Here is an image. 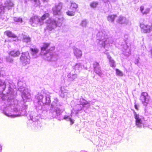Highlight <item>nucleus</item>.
<instances>
[{
  "label": "nucleus",
  "instance_id": "obj_1",
  "mask_svg": "<svg viewBox=\"0 0 152 152\" xmlns=\"http://www.w3.org/2000/svg\"><path fill=\"white\" fill-rule=\"evenodd\" d=\"M8 87V89L6 94H0V97L4 100H7V104L10 106L9 109L11 108L12 112H14V114L7 113V112L5 114L8 117H13L20 116L24 115L26 114L27 106L25 104L23 106L21 107V104L18 103V101L15 99L16 94V92L14 91L13 88H15L14 83L11 80L8 81L5 83L0 79V92L2 93L4 90L6 86Z\"/></svg>",
  "mask_w": 152,
  "mask_h": 152
},
{
  "label": "nucleus",
  "instance_id": "obj_2",
  "mask_svg": "<svg viewBox=\"0 0 152 152\" xmlns=\"http://www.w3.org/2000/svg\"><path fill=\"white\" fill-rule=\"evenodd\" d=\"M62 6V4L60 3L53 8V14L56 16V18L47 20V29L51 31L57 27H60L61 26L64 20L62 13L61 11Z\"/></svg>",
  "mask_w": 152,
  "mask_h": 152
},
{
  "label": "nucleus",
  "instance_id": "obj_3",
  "mask_svg": "<svg viewBox=\"0 0 152 152\" xmlns=\"http://www.w3.org/2000/svg\"><path fill=\"white\" fill-rule=\"evenodd\" d=\"M50 45V43H44L41 48V53L44 55V59L48 61H55L57 60L58 55L54 52V47H51L49 50L48 48Z\"/></svg>",
  "mask_w": 152,
  "mask_h": 152
},
{
  "label": "nucleus",
  "instance_id": "obj_4",
  "mask_svg": "<svg viewBox=\"0 0 152 152\" xmlns=\"http://www.w3.org/2000/svg\"><path fill=\"white\" fill-rule=\"evenodd\" d=\"M18 85L19 87V90L22 92V99L24 101H29L31 99V96L29 92V90L25 88L26 84L21 81H18Z\"/></svg>",
  "mask_w": 152,
  "mask_h": 152
},
{
  "label": "nucleus",
  "instance_id": "obj_5",
  "mask_svg": "<svg viewBox=\"0 0 152 152\" xmlns=\"http://www.w3.org/2000/svg\"><path fill=\"white\" fill-rule=\"evenodd\" d=\"M61 105L57 98H55L52 102L50 110V115L53 118H57L60 114V110L58 107Z\"/></svg>",
  "mask_w": 152,
  "mask_h": 152
},
{
  "label": "nucleus",
  "instance_id": "obj_6",
  "mask_svg": "<svg viewBox=\"0 0 152 152\" xmlns=\"http://www.w3.org/2000/svg\"><path fill=\"white\" fill-rule=\"evenodd\" d=\"M108 35V33L104 30L99 31L97 33L96 38L97 40L98 41V44L100 47L105 48Z\"/></svg>",
  "mask_w": 152,
  "mask_h": 152
},
{
  "label": "nucleus",
  "instance_id": "obj_7",
  "mask_svg": "<svg viewBox=\"0 0 152 152\" xmlns=\"http://www.w3.org/2000/svg\"><path fill=\"white\" fill-rule=\"evenodd\" d=\"M49 16V14L48 13H45L41 18H39L37 15L32 16L29 20L30 23L34 26L38 24L41 25L43 23L44 21Z\"/></svg>",
  "mask_w": 152,
  "mask_h": 152
},
{
  "label": "nucleus",
  "instance_id": "obj_8",
  "mask_svg": "<svg viewBox=\"0 0 152 152\" xmlns=\"http://www.w3.org/2000/svg\"><path fill=\"white\" fill-rule=\"evenodd\" d=\"M134 118L135 119V125L137 127L142 128L147 126L146 122L143 116L134 112Z\"/></svg>",
  "mask_w": 152,
  "mask_h": 152
},
{
  "label": "nucleus",
  "instance_id": "obj_9",
  "mask_svg": "<svg viewBox=\"0 0 152 152\" xmlns=\"http://www.w3.org/2000/svg\"><path fill=\"white\" fill-rule=\"evenodd\" d=\"M20 59L23 66L28 64L30 62V57L29 53L27 52L23 53Z\"/></svg>",
  "mask_w": 152,
  "mask_h": 152
},
{
  "label": "nucleus",
  "instance_id": "obj_10",
  "mask_svg": "<svg viewBox=\"0 0 152 152\" xmlns=\"http://www.w3.org/2000/svg\"><path fill=\"white\" fill-rule=\"evenodd\" d=\"M140 99L143 106L146 107L148 105L150 100V97L146 92H142L140 96Z\"/></svg>",
  "mask_w": 152,
  "mask_h": 152
},
{
  "label": "nucleus",
  "instance_id": "obj_11",
  "mask_svg": "<svg viewBox=\"0 0 152 152\" xmlns=\"http://www.w3.org/2000/svg\"><path fill=\"white\" fill-rule=\"evenodd\" d=\"M141 31L144 33H149L152 31V25H145L143 23H140Z\"/></svg>",
  "mask_w": 152,
  "mask_h": 152
},
{
  "label": "nucleus",
  "instance_id": "obj_12",
  "mask_svg": "<svg viewBox=\"0 0 152 152\" xmlns=\"http://www.w3.org/2000/svg\"><path fill=\"white\" fill-rule=\"evenodd\" d=\"M93 66L95 72L100 77H102L103 74L101 70V67L99 63L95 61L93 63Z\"/></svg>",
  "mask_w": 152,
  "mask_h": 152
},
{
  "label": "nucleus",
  "instance_id": "obj_13",
  "mask_svg": "<svg viewBox=\"0 0 152 152\" xmlns=\"http://www.w3.org/2000/svg\"><path fill=\"white\" fill-rule=\"evenodd\" d=\"M45 94L46 95L44 96L42 100V104H45L48 105L51 102L50 99V94L48 92L45 93Z\"/></svg>",
  "mask_w": 152,
  "mask_h": 152
},
{
  "label": "nucleus",
  "instance_id": "obj_14",
  "mask_svg": "<svg viewBox=\"0 0 152 152\" xmlns=\"http://www.w3.org/2000/svg\"><path fill=\"white\" fill-rule=\"evenodd\" d=\"M44 107V104H42L37 103L36 105V109L38 112L41 111L43 114H45L47 113V111L43 109Z\"/></svg>",
  "mask_w": 152,
  "mask_h": 152
},
{
  "label": "nucleus",
  "instance_id": "obj_15",
  "mask_svg": "<svg viewBox=\"0 0 152 152\" xmlns=\"http://www.w3.org/2000/svg\"><path fill=\"white\" fill-rule=\"evenodd\" d=\"M45 95H46L44 92H41L40 93H38L35 97L36 99L37 103L41 104L44 96Z\"/></svg>",
  "mask_w": 152,
  "mask_h": 152
},
{
  "label": "nucleus",
  "instance_id": "obj_16",
  "mask_svg": "<svg viewBox=\"0 0 152 152\" xmlns=\"http://www.w3.org/2000/svg\"><path fill=\"white\" fill-rule=\"evenodd\" d=\"M118 22L120 24H129L130 23L129 20L123 16H120L118 20Z\"/></svg>",
  "mask_w": 152,
  "mask_h": 152
},
{
  "label": "nucleus",
  "instance_id": "obj_17",
  "mask_svg": "<svg viewBox=\"0 0 152 152\" xmlns=\"http://www.w3.org/2000/svg\"><path fill=\"white\" fill-rule=\"evenodd\" d=\"M73 53L77 58H80L82 56V53L81 50L77 48H73Z\"/></svg>",
  "mask_w": 152,
  "mask_h": 152
},
{
  "label": "nucleus",
  "instance_id": "obj_18",
  "mask_svg": "<svg viewBox=\"0 0 152 152\" xmlns=\"http://www.w3.org/2000/svg\"><path fill=\"white\" fill-rule=\"evenodd\" d=\"M13 5V3L10 0H8L6 1L4 3L3 9V10L2 11V12H3V13L4 12V8H6L9 10L11 9Z\"/></svg>",
  "mask_w": 152,
  "mask_h": 152
},
{
  "label": "nucleus",
  "instance_id": "obj_19",
  "mask_svg": "<svg viewBox=\"0 0 152 152\" xmlns=\"http://www.w3.org/2000/svg\"><path fill=\"white\" fill-rule=\"evenodd\" d=\"M73 68L74 69L75 72L77 73L80 72L82 68V66L80 63L76 64L75 65L73 66Z\"/></svg>",
  "mask_w": 152,
  "mask_h": 152
},
{
  "label": "nucleus",
  "instance_id": "obj_20",
  "mask_svg": "<svg viewBox=\"0 0 152 152\" xmlns=\"http://www.w3.org/2000/svg\"><path fill=\"white\" fill-rule=\"evenodd\" d=\"M32 57L34 58H35L38 56V53L39 52V50L36 48H31L30 49Z\"/></svg>",
  "mask_w": 152,
  "mask_h": 152
},
{
  "label": "nucleus",
  "instance_id": "obj_21",
  "mask_svg": "<svg viewBox=\"0 0 152 152\" xmlns=\"http://www.w3.org/2000/svg\"><path fill=\"white\" fill-rule=\"evenodd\" d=\"M80 104L82 105V107H89L90 106V104L87 102L86 100L83 98L80 99Z\"/></svg>",
  "mask_w": 152,
  "mask_h": 152
},
{
  "label": "nucleus",
  "instance_id": "obj_22",
  "mask_svg": "<svg viewBox=\"0 0 152 152\" xmlns=\"http://www.w3.org/2000/svg\"><path fill=\"white\" fill-rule=\"evenodd\" d=\"M21 38L23 42L26 43L29 42L31 41V38L28 36L22 34Z\"/></svg>",
  "mask_w": 152,
  "mask_h": 152
},
{
  "label": "nucleus",
  "instance_id": "obj_23",
  "mask_svg": "<svg viewBox=\"0 0 152 152\" xmlns=\"http://www.w3.org/2000/svg\"><path fill=\"white\" fill-rule=\"evenodd\" d=\"M4 34L9 37H12L13 38H17V41H18V40L17 39L18 37L17 36L15 35L11 31H7L4 32Z\"/></svg>",
  "mask_w": 152,
  "mask_h": 152
},
{
  "label": "nucleus",
  "instance_id": "obj_24",
  "mask_svg": "<svg viewBox=\"0 0 152 152\" xmlns=\"http://www.w3.org/2000/svg\"><path fill=\"white\" fill-rule=\"evenodd\" d=\"M34 112H32L31 114L30 115V116L31 120L32 121H33L35 122L39 119V117L37 115H36L35 114L34 115H34Z\"/></svg>",
  "mask_w": 152,
  "mask_h": 152
},
{
  "label": "nucleus",
  "instance_id": "obj_25",
  "mask_svg": "<svg viewBox=\"0 0 152 152\" xmlns=\"http://www.w3.org/2000/svg\"><path fill=\"white\" fill-rule=\"evenodd\" d=\"M77 74L76 73L72 74L71 73H69L68 74L67 76L70 80L73 81H74L76 78H77Z\"/></svg>",
  "mask_w": 152,
  "mask_h": 152
},
{
  "label": "nucleus",
  "instance_id": "obj_26",
  "mask_svg": "<svg viewBox=\"0 0 152 152\" xmlns=\"http://www.w3.org/2000/svg\"><path fill=\"white\" fill-rule=\"evenodd\" d=\"M107 57L109 59L110 66L112 67H115V61L110 55H107Z\"/></svg>",
  "mask_w": 152,
  "mask_h": 152
},
{
  "label": "nucleus",
  "instance_id": "obj_27",
  "mask_svg": "<svg viewBox=\"0 0 152 152\" xmlns=\"http://www.w3.org/2000/svg\"><path fill=\"white\" fill-rule=\"evenodd\" d=\"M124 54L126 56H129L131 54L130 48L128 47L126 45H125L124 47Z\"/></svg>",
  "mask_w": 152,
  "mask_h": 152
},
{
  "label": "nucleus",
  "instance_id": "obj_28",
  "mask_svg": "<svg viewBox=\"0 0 152 152\" xmlns=\"http://www.w3.org/2000/svg\"><path fill=\"white\" fill-rule=\"evenodd\" d=\"M61 93H60V96L63 98L65 97L67 95L68 90H65L64 88H61Z\"/></svg>",
  "mask_w": 152,
  "mask_h": 152
},
{
  "label": "nucleus",
  "instance_id": "obj_29",
  "mask_svg": "<svg viewBox=\"0 0 152 152\" xmlns=\"http://www.w3.org/2000/svg\"><path fill=\"white\" fill-rule=\"evenodd\" d=\"M20 54V52L19 51L13 50L9 53V55L11 56L15 57L18 56Z\"/></svg>",
  "mask_w": 152,
  "mask_h": 152
},
{
  "label": "nucleus",
  "instance_id": "obj_30",
  "mask_svg": "<svg viewBox=\"0 0 152 152\" xmlns=\"http://www.w3.org/2000/svg\"><path fill=\"white\" fill-rule=\"evenodd\" d=\"M98 4V2L97 1H93L91 2L90 4V6L92 8L95 9L97 7Z\"/></svg>",
  "mask_w": 152,
  "mask_h": 152
},
{
  "label": "nucleus",
  "instance_id": "obj_31",
  "mask_svg": "<svg viewBox=\"0 0 152 152\" xmlns=\"http://www.w3.org/2000/svg\"><path fill=\"white\" fill-rule=\"evenodd\" d=\"M116 17V15H110L107 17V20L109 22H113L115 18Z\"/></svg>",
  "mask_w": 152,
  "mask_h": 152
},
{
  "label": "nucleus",
  "instance_id": "obj_32",
  "mask_svg": "<svg viewBox=\"0 0 152 152\" xmlns=\"http://www.w3.org/2000/svg\"><path fill=\"white\" fill-rule=\"evenodd\" d=\"M107 42H106V45H105V48L106 47H108L110 43L113 44V38L111 37H109L108 36V39H107Z\"/></svg>",
  "mask_w": 152,
  "mask_h": 152
},
{
  "label": "nucleus",
  "instance_id": "obj_33",
  "mask_svg": "<svg viewBox=\"0 0 152 152\" xmlns=\"http://www.w3.org/2000/svg\"><path fill=\"white\" fill-rule=\"evenodd\" d=\"M77 7V5L75 3H72L71 4L70 8L74 11H75Z\"/></svg>",
  "mask_w": 152,
  "mask_h": 152
},
{
  "label": "nucleus",
  "instance_id": "obj_34",
  "mask_svg": "<svg viewBox=\"0 0 152 152\" xmlns=\"http://www.w3.org/2000/svg\"><path fill=\"white\" fill-rule=\"evenodd\" d=\"M88 22L86 20H83L80 22V25L83 27H85L86 26Z\"/></svg>",
  "mask_w": 152,
  "mask_h": 152
},
{
  "label": "nucleus",
  "instance_id": "obj_35",
  "mask_svg": "<svg viewBox=\"0 0 152 152\" xmlns=\"http://www.w3.org/2000/svg\"><path fill=\"white\" fill-rule=\"evenodd\" d=\"M76 107L77 109H76V113L77 114L82 109L83 107L80 104H77L76 106Z\"/></svg>",
  "mask_w": 152,
  "mask_h": 152
},
{
  "label": "nucleus",
  "instance_id": "obj_36",
  "mask_svg": "<svg viewBox=\"0 0 152 152\" xmlns=\"http://www.w3.org/2000/svg\"><path fill=\"white\" fill-rule=\"evenodd\" d=\"M116 75L119 76H122L123 75L122 72L118 69H116Z\"/></svg>",
  "mask_w": 152,
  "mask_h": 152
},
{
  "label": "nucleus",
  "instance_id": "obj_37",
  "mask_svg": "<svg viewBox=\"0 0 152 152\" xmlns=\"http://www.w3.org/2000/svg\"><path fill=\"white\" fill-rule=\"evenodd\" d=\"M64 119L68 121H70L72 124L74 123L73 120L69 116H65L64 118Z\"/></svg>",
  "mask_w": 152,
  "mask_h": 152
},
{
  "label": "nucleus",
  "instance_id": "obj_38",
  "mask_svg": "<svg viewBox=\"0 0 152 152\" xmlns=\"http://www.w3.org/2000/svg\"><path fill=\"white\" fill-rule=\"evenodd\" d=\"M75 11L73 10L72 11H68L66 12V14L69 16H73L75 15Z\"/></svg>",
  "mask_w": 152,
  "mask_h": 152
},
{
  "label": "nucleus",
  "instance_id": "obj_39",
  "mask_svg": "<svg viewBox=\"0 0 152 152\" xmlns=\"http://www.w3.org/2000/svg\"><path fill=\"white\" fill-rule=\"evenodd\" d=\"M10 55H9V56L7 57L6 60L8 62H10V63H12L13 61V59L11 57H10Z\"/></svg>",
  "mask_w": 152,
  "mask_h": 152
},
{
  "label": "nucleus",
  "instance_id": "obj_40",
  "mask_svg": "<svg viewBox=\"0 0 152 152\" xmlns=\"http://www.w3.org/2000/svg\"><path fill=\"white\" fill-rule=\"evenodd\" d=\"M14 20L15 22H18L22 23V19L20 18H14Z\"/></svg>",
  "mask_w": 152,
  "mask_h": 152
},
{
  "label": "nucleus",
  "instance_id": "obj_41",
  "mask_svg": "<svg viewBox=\"0 0 152 152\" xmlns=\"http://www.w3.org/2000/svg\"><path fill=\"white\" fill-rule=\"evenodd\" d=\"M150 11V9L148 8H146L145 9L142 14L143 15L147 14L149 13Z\"/></svg>",
  "mask_w": 152,
  "mask_h": 152
},
{
  "label": "nucleus",
  "instance_id": "obj_42",
  "mask_svg": "<svg viewBox=\"0 0 152 152\" xmlns=\"http://www.w3.org/2000/svg\"><path fill=\"white\" fill-rule=\"evenodd\" d=\"M34 2L35 3L36 6H39L40 4V2L39 0H34Z\"/></svg>",
  "mask_w": 152,
  "mask_h": 152
},
{
  "label": "nucleus",
  "instance_id": "obj_43",
  "mask_svg": "<svg viewBox=\"0 0 152 152\" xmlns=\"http://www.w3.org/2000/svg\"><path fill=\"white\" fill-rule=\"evenodd\" d=\"M144 7L143 6H141L140 7V10L142 14L143 12L144 11Z\"/></svg>",
  "mask_w": 152,
  "mask_h": 152
},
{
  "label": "nucleus",
  "instance_id": "obj_44",
  "mask_svg": "<svg viewBox=\"0 0 152 152\" xmlns=\"http://www.w3.org/2000/svg\"><path fill=\"white\" fill-rule=\"evenodd\" d=\"M134 107L137 110H138V107H137V105L136 104L134 105Z\"/></svg>",
  "mask_w": 152,
  "mask_h": 152
},
{
  "label": "nucleus",
  "instance_id": "obj_45",
  "mask_svg": "<svg viewBox=\"0 0 152 152\" xmlns=\"http://www.w3.org/2000/svg\"><path fill=\"white\" fill-rule=\"evenodd\" d=\"M104 3H106L109 0H102Z\"/></svg>",
  "mask_w": 152,
  "mask_h": 152
},
{
  "label": "nucleus",
  "instance_id": "obj_46",
  "mask_svg": "<svg viewBox=\"0 0 152 152\" xmlns=\"http://www.w3.org/2000/svg\"><path fill=\"white\" fill-rule=\"evenodd\" d=\"M2 149V146L0 144V152H1V150Z\"/></svg>",
  "mask_w": 152,
  "mask_h": 152
},
{
  "label": "nucleus",
  "instance_id": "obj_47",
  "mask_svg": "<svg viewBox=\"0 0 152 152\" xmlns=\"http://www.w3.org/2000/svg\"><path fill=\"white\" fill-rule=\"evenodd\" d=\"M3 62V60L1 58H0V63H2Z\"/></svg>",
  "mask_w": 152,
  "mask_h": 152
},
{
  "label": "nucleus",
  "instance_id": "obj_48",
  "mask_svg": "<svg viewBox=\"0 0 152 152\" xmlns=\"http://www.w3.org/2000/svg\"><path fill=\"white\" fill-rule=\"evenodd\" d=\"M14 41H16V40H14Z\"/></svg>",
  "mask_w": 152,
  "mask_h": 152
}]
</instances>
